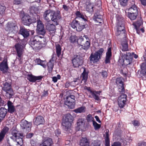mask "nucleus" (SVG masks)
<instances>
[{"mask_svg": "<svg viewBox=\"0 0 146 146\" xmlns=\"http://www.w3.org/2000/svg\"><path fill=\"white\" fill-rule=\"evenodd\" d=\"M44 19L47 22L51 20L56 25L58 24V20L61 17L60 14V11L56 12L52 10H48L45 11L43 15Z\"/></svg>", "mask_w": 146, "mask_h": 146, "instance_id": "nucleus-1", "label": "nucleus"}, {"mask_svg": "<svg viewBox=\"0 0 146 146\" xmlns=\"http://www.w3.org/2000/svg\"><path fill=\"white\" fill-rule=\"evenodd\" d=\"M44 39L38 36H32L29 42L30 44L33 48L39 49L41 48L43 45Z\"/></svg>", "mask_w": 146, "mask_h": 146, "instance_id": "nucleus-2", "label": "nucleus"}, {"mask_svg": "<svg viewBox=\"0 0 146 146\" xmlns=\"http://www.w3.org/2000/svg\"><path fill=\"white\" fill-rule=\"evenodd\" d=\"M11 133L12 136L11 137V138L15 140L16 146H21L23 143L22 139L23 134L19 133L17 130L15 129L11 130Z\"/></svg>", "mask_w": 146, "mask_h": 146, "instance_id": "nucleus-3", "label": "nucleus"}, {"mask_svg": "<svg viewBox=\"0 0 146 146\" xmlns=\"http://www.w3.org/2000/svg\"><path fill=\"white\" fill-rule=\"evenodd\" d=\"M85 22L81 20H73L71 23V26L73 28L76 29L77 31H80L85 28Z\"/></svg>", "mask_w": 146, "mask_h": 146, "instance_id": "nucleus-4", "label": "nucleus"}, {"mask_svg": "<svg viewBox=\"0 0 146 146\" xmlns=\"http://www.w3.org/2000/svg\"><path fill=\"white\" fill-rule=\"evenodd\" d=\"M104 51L103 48H101L94 54H91L89 57L90 62L95 63L98 62L100 58Z\"/></svg>", "mask_w": 146, "mask_h": 146, "instance_id": "nucleus-5", "label": "nucleus"}, {"mask_svg": "<svg viewBox=\"0 0 146 146\" xmlns=\"http://www.w3.org/2000/svg\"><path fill=\"white\" fill-rule=\"evenodd\" d=\"M4 86L2 88L3 90L5 92V96L8 98H11L13 95V91L11 88L10 84L7 82L4 84Z\"/></svg>", "mask_w": 146, "mask_h": 146, "instance_id": "nucleus-6", "label": "nucleus"}, {"mask_svg": "<svg viewBox=\"0 0 146 146\" xmlns=\"http://www.w3.org/2000/svg\"><path fill=\"white\" fill-rule=\"evenodd\" d=\"M22 23L25 25H29L33 22L30 16L28 14L21 13L20 15Z\"/></svg>", "mask_w": 146, "mask_h": 146, "instance_id": "nucleus-7", "label": "nucleus"}, {"mask_svg": "<svg viewBox=\"0 0 146 146\" xmlns=\"http://www.w3.org/2000/svg\"><path fill=\"white\" fill-rule=\"evenodd\" d=\"M37 31L39 35H44L46 33L44 24L40 20H38L37 22Z\"/></svg>", "mask_w": 146, "mask_h": 146, "instance_id": "nucleus-8", "label": "nucleus"}, {"mask_svg": "<svg viewBox=\"0 0 146 146\" xmlns=\"http://www.w3.org/2000/svg\"><path fill=\"white\" fill-rule=\"evenodd\" d=\"M75 96L72 95L67 97L66 100L64 102L65 105L69 108H72L75 104Z\"/></svg>", "mask_w": 146, "mask_h": 146, "instance_id": "nucleus-9", "label": "nucleus"}, {"mask_svg": "<svg viewBox=\"0 0 146 146\" xmlns=\"http://www.w3.org/2000/svg\"><path fill=\"white\" fill-rule=\"evenodd\" d=\"M127 97L126 95L122 94L118 98V103L119 106L120 108H123L125 105Z\"/></svg>", "mask_w": 146, "mask_h": 146, "instance_id": "nucleus-10", "label": "nucleus"}, {"mask_svg": "<svg viewBox=\"0 0 146 146\" xmlns=\"http://www.w3.org/2000/svg\"><path fill=\"white\" fill-rule=\"evenodd\" d=\"M20 125L22 129L25 130V131L29 132L30 131L31 125L30 123L25 120L23 119L21 121Z\"/></svg>", "mask_w": 146, "mask_h": 146, "instance_id": "nucleus-11", "label": "nucleus"}, {"mask_svg": "<svg viewBox=\"0 0 146 146\" xmlns=\"http://www.w3.org/2000/svg\"><path fill=\"white\" fill-rule=\"evenodd\" d=\"M72 63L75 67H78L82 65L83 61L82 57L80 56H77L72 60Z\"/></svg>", "mask_w": 146, "mask_h": 146, "instance_id": "nucleus-12", "label": "nucleus"}, {"mask_svg": "<svg viewBox=\"0 0 146 146\" xmlns=\"http://www.w3.org/2000/svg\"><path fill=\"white\" fill-rule=\"evenodd\" d=\"M23 41L21 40L19 41V42L15 45L18 56L19 58L21 57L23 53Z\"/></svg>", "mask_w": 146, "mask_h": 146, "instance_id": "nucleus-13", "label": "nucleus"}, {"mask_svg": "<svg viewBox=\"0 0 146 146\" xmlns=\"http://www.w3.org/2000/svg\"><path fill=\"white\" fill-rule=\"evenodd\" d=\"M8 68L7 60L6 59H4L0 63V70L3 73H5L7 72Z\"/></svg>", "mask_w": 146, "mask_h": 146, "instance_id": "nucleus-14", "label": "nucleus"}, {"mask_svg": "<svg viewBox=\"0 0 146 146\" xmlns=\"http://www.w3.org/2000/svg\"><path fill=\"white\" fill-rule=\"evenodd\" d=\"M118 23L117 31L116 33V34L117 36L121 34L123 35L124 36H125V30H124V25L123 23H121L119 22L117 23Z\"/></svg>", "mask_w": 146, "mask_h": 146, "instance_id": "nucleus-15", "label": "nucleus"}, {"mask_svg": "<svg viewBox=\"0 0 146 146\" xmlns=\"http://www.w3.org/2000/svg\"><path fill=\"white\" fill-rule=\"evenodd\" d=\"M122 78L121 77L118 78L116 79V83L119 85V91L120 92H123L124 91L123 87V82L122 81Z\"/></svg>", "mask_w": 146, "mask_h": 146, "instance_id": "nucleus-16", "label": "nucleus"}, {"mask_svg": "<svg viewBox=\"0 0 146 146\" xmlns=\"http://www.w3.org/2000/svg\"><path fill=\"white\" fill-rule=\"evenodd\" d=\"M6 30L9 31V33L13 32L15 33L17 31V28L16 26L13 25L12 24L8 23L7 25Z\"/></svg>", "mask_w": 146, "mask_h": 146, "instance_id": "nucleus-17", "label": "nucleus"}, {"mask_svg": "<svg viewBox=\"0 0 146 146\" xmlns=\"http://www.w3.org/2000/svg\"><path fill=\"white\" fill-rule=\"evenodd\" d=\"M143 59L145 62L142 63L141 65V74L143 75H146V52L143 56Z\"/></svg>", "mask_w": 146, "mask_h": 146, "instance_id": "nucleus-18", "label": "nucleus"}, {"mask_svg": "<svg viewBox=\"0 0 146 146\" xmlns=\"http://www.w3.org/2000/svg\"><path fill=\"white\" fill-rule=\"evenodd\" d=\"M42 78V76H35L32 75L28 74L27 76V79L30 82H35L37 80H40Z\"/></svg>", "mask_w": 146, "mask_h": 146, "instance_id": "nucleus-19", "label": "nucleus"}, {"mask_svg": "<svg viewBox=\"0 0 146 146\" xmlns=\"http://www.w3.org/2000/svg\"><path fill=\"white\" fill-rule=\"evenodd\" d=\"M76 17L74 20H81L83 22H85L86 21L85 16L80 12L77 11L76 13Z\"/></svg>", "mask_w": 146, "mask_h": 146, "instance_id": "nucleus-20", "label": "nucleus"}, {"mask_svg": "<svg viewBox=\"0 0 146 146\" xmlns=\"http://www.w3.org/2000/svg\"><path fill=\"white\" fill-rule=\"evenodd\" d=\"M77 129L78 130H82L84 127L85 124L84 122V120L82 119H78L77 122Z\"/></svg>", "mask_w": 146, "mask_h": 146, "instance_id": "nucleus-21", "label": "nucleus"}, {"mask_svg": "<svg viewBox=\"0 0 146 146\" xmlns=\"http://www.w3.org/2000/svg\"><path fill=\"white\" fill-rule=\"evenodd\" d=\"M125 38H123L121 41V44L122 47V50L123 51H127L128 50V44L126 38L124 36Z\"/></svg>", "mask_w": 146, "mask_h": 146, "instance_id": "nucleus-22", "label": "nucleus"}, {"mask_svg": "<svg viewBox=\"0 0 146 146\" xmlns=\"http://www.w3.org/2000/svg\"><path fill=\"white\" fill-rule=\"evenodd\" d=\"M71 124V123L62 120V124L63 128L65 131H67L70 128Z\"/></svg>", "mask_w": 146, "mask_h": 146, "instance_id": "nucleus-23", "label": "nucleus"}, {"mask_svg": "<svg viewBox=\"0 0 146 146\" xmlns=\"http://www.w3.org/2000/svg\"><path fill=\"white\" fill-rule=\"evenodd\" d=\"M20 33L22 35L24 38L28 37L29 35V31L25 28L21 27L19 31Z\"/></svg>", "mask_w": 146, "mask_h": 146, "instance_id": "nucleus-24", "label": "nucleus"}, {"mask_svg": "<svg viewBox=\"0 0 146 146\" xmlns=\"http://www.w3.org/2000/svg\"><path fill=\"white\" fill-rule=\"evenodd\" d=\"M7 113V110L4 108L0 109V123L5 117Z\"/></svg>", "mask_w": 146, "mask_h": 146, "instance_id": "nucleus-25", "label": "nucleus"}, {"mask_svg": "<svg viewBox=\"0 0 146 146\" xmlns=\"http://www.w3.org/2000/svg\"><path fill=\"white\" fill-rule=\"evenodd\" d=\"M88 73L86 72L85 68H84V71L82 73L81 76L82 78V81L81 83L84 82V84H85L86 82L88 79Z\"/></svg>", "mask_w": 146, "mask_h": 146, "instance_id": "nucleus-26", "label": "nucleus"}, {"mask_svg": "<svg viewBox=\"0 0 146 146\" xmlns=\"http://www.w3.org/2000/svg\"><path fill=\"white\" fill-rule=\"evenodd\" d=\"M111 56V49L110 48H108V51L106 53L105 63L106 64L110 62V60Z\"/></svg>", "mask_w": 146, "mask_h": 146, "instance_id": "nucleus-27", "label": "nucleus"}, {"mask_svg": "<svg viewBox=\"0 0 146 146\" xmlns=\"http://www.w3.org/2000/svg\"><path fill=\"white\" fill-rule=\"evenodd\" d=\"M7 106L8 107V111L9 112L12 113L14 112L15 111V108L11 102L9 101L8 102Z\"/></svg>", "mask_w": 146, "mask_h": 146, "instance_id": "nucleus-28", "label": "nucleus"}, {"mask_svg": "<svg viewBox=\"0 0 146 146\" xmlns=\"http://www.w3.org/2000/svg\"><path fill=\"white\" fill-rule=\"evenodd\" d=\"M93 19L96 22L100 23H101L103 21L102 15L97 13L95 14Z\"/></svg>", "mask_w": 146, "mask_h": 146, "instance_id": "nucleus-29", "label": "nucleus"}, {"mask_svg": "<svg viewBox=\"0 0 146 146\" xmlns=\"http://www.w3.org/2000/svg\"><path fill=\"white\" fill-rule=\"evenodd\" d=\"M44 121V119L43 117L41 116H38L36 118L34 122L35 125H39L43 124Z\"/></svg>", "mask_w": 146, "mask_h": 146, "instance_id": "nucleus-30", "label": "nucleus"}, {"mask_svg": "<svg viewBox=\"0 0 146 146\" xmlns=\"http://www.w3.org/2000/svg\"><path fill=\"white\" fill-rule=\"evenodd\" d=\"M143 24L142 21L139 20L137 21L135 23L133 24L134 28L135 29L137 33L138 34L139 33V28L140 26Z\"/></svg>", "mask_w": 146, "mask_h": 146, "instance_id": "nucleus-31", "label": "nucleus"}, {"mask_svg": "<svg viewBox=\"0 0 146 146\" xmlns=\"http://www.w3.org/2000/svg\"><path fill=\"white\" fill-rule=\"evenodd\" d=\"M106 136L105 138V146H110V141L109 138V130L107 129L106 130Z\"/></svg>", "mask_w": 146, "mask_h": 146, "instance_id": "nucleus-32", "label": "nucleus"}, {"mask_svg": "<svg viewBox=\"0 0 146 146\" xmlns=\"http://www.w3.org/2000/svg\"><path fill=\"white\" fill-rule=\"evenodd\" d=\"M46 29L49 31H54L55 30V26L53 24H51L48 23H45Z\"/></svg>", "mask_w": 146, "mask_h": 146, "instance_id": "nucleus-33", "label": "nucleus"}, {"mask_svg": "<svg viewBox=\"0 0 146 146\" xmlns=\"http://www.w3.org/2000/svg\"><path fill=\"white\" fill-rule=\"evenodd\" d=\"M91 94H92L93 97L96 100L98 101L100 100L99 96L100 95L101 91H91Z\"/></svg>", "mask_w": 146, "mask_h": 146, "instance_id": "nucleus-34", "label": "nucleus"}, {"mask_svg": "<svg viewBox=\"0 0 146 146\" xmlns=\"http://www.w3.org/2000/svg\"><path fill=\"white\" fill-rule=\"evenodd\" d=\"M86 10L89 12H92L93 11L94 5L93 4L91 3L90 1H88L86 2Z\"/></svg>", "mask_w": 146, "mask_h": 146, "instance_id": "nucleus-35", "label": "nucleus"}, {"mask_svg": "<svg viewBox=\"0 0 146 146\" xmlns=\"http://www.w3.org/2000/svg\"><path fill=\"white\" fill-rule=\"evenodd\" d=\"M73 117L70 114L68 113L65 115L64 118L63 120L67 121L72 123L73 120Z\"/></svg>", "mask_w": 146, "mask_h": 146, "instance_id": "nucleus-36", "label": "nucleus"}, {"mask_svg": "<svg viewBox=\"0 0 146 146\" xmlns=\"http://www.w3.org/2000/svg\"><path fill=\"white\" fill-rule=\"evenodd\" d=\"M129 12L128 13H138L137 7L134 4L132 5L128 10Z\"/></svg>", "mask_w": 146, "mask_h": 146, "instance_id": "nucleus-37", "label": "nucleus"}, {"mask_svg": "<svg viewBox=\"0 0 146 146\" xmlns=\"http://www.w3.org/2000/svg\"><path fill=\"white\" fill-rule=\"evenodd\" d=\"M138 13H128V17L131 20L135 19L138 15Z\"/></svg>", "mask_w": 146, "mask_h": 146, "instance_id": "nucleus-38", "label": "nucleus"}, {"mask_svg": "<svg viewBox=\"0 0 146 146\" xmlns=\"http://www.w3.org/2000/svg\"><path fill=\"white\" fill-rule=\"evenodd\" d=\"M42 143L46 146H51L53 144V142L51 139L48 138L44 141Z\"/></svg>", "mask_w": 146, "mask_h": 146, "instance_id": "nucleus-39", "label": "nucleus"}, {"mask_svg": "<svg viewBox=\"0 0 146 146\" xmlns=\"http://www.w3.org/2000/svg\"><path fill=\"white\" fill-rule=\"evenodd\" d=\"M80 144L82 146H89V143L86 138H82L81 140Z\"/></svg>", "mask_w": 146, "mask_h": 146, "instance_id": "nucleus-40", "label": "nucleus"}, {"mask_svg": "<svg viewBox=\"0 0 146 146\" xmlns=\"http://www.w3.org/2000/svg\"><path fill=\"white\" fill-rule=\"evenodd\" d=\"M74 111L77 113H84L86 111V108L82 106L75 109Z\"/></svg>", "mask_w": 146, "mask_h": 146, "instance_id": "nucleus-41", "label": "nucleus"}, {"mask_svg": "<svg viewBox=\"0 0 146 146\" xmlns=\"http://www.w3.org/2000/svg\"><path fill=\"white\" fill-rule=\"evenodd\" d=\"M121 55L122 58H126L130 59L131 60H132V55L129 52H126V54L121 53Z\"/></svg>", "mask_w": 146, "mask_h": 146, "instance_id": "nucleus-42", "label": "nucleus"}, {"mask_svg": "<svg viewBox=\"0 0 146 146\" xmlns=\"http://www.w3.org/2000/svg\"><path fill=\"white\" fill-rule=\"evenodd\" d=\"M53 62V60H50L49 62L48 63V68L50 72H52L53 67L54 64Z\"/></svg>", "mask_w": 146, "mask_h": 146, "instance_id": "nucleus-43", "label": "nucleus"}, {"mask_svg": "<svg viewBox=\"0 0 146 146\" xmlns=\"http://www.w3.org/2000/svg\"><path fill=\"white\" fill-rule=\"evenodd\" d=\"M122 59L121 60V59H120L119 60L120 62H121V60L123 61V64L126 65H127L130 64V61L131 60H130V59L127 58H122Z\"/></svg>", "mask_w": 146, "mask_h": 146, "instance_id": "nucleus-44", "label": "nucleus"}, {"mask_svg": "<svg viewBox=\"0 0 146 146\" xmlns=\"http://www.w3.org/2000/svg\"><path fill=\"white\" fill-rule=\"evenodd\" d=\"M56 52L57 56L59 57L61 53V49L60 46L58 44H56Z\"/></svg>", "mask_w": 146, "mask_h": 146, "instance_id": "nucleus-45", "label": "nucleus"}, {"mask_svg": "<svg viewBox=\"0 0 146 146\" xmlns=\"http://www.w3.org/2000/svg\"><path fill=\"white\" fill-rule=\"evenodd\" d=\"M90 45V41L87 40H86L85 43L83 44V45H82L83 46V48L85 50H88L89 48Z\"/></svg>", "mask_w": 146, "mask_h": 146, "instance_id": "nucleus-46", "label": "nucleus"}, {"mask_svg": "<svg viewBox=\"0 0 146 146\" xmlns=\"http://www.w3.org/2000/svg\"><path fill=\"white\" fill-rule=\"evenodd\" d=\"M35 61L36 63H37L38 64L40 65L44 68L45 67L46 65L44 63V61L42 60L39 59H36Z\"/></svg>", "mask_w": 146, "mask_h": 146, "instance_id": "nucleus-47", "label": "nucleus"}, {"mask_svg": "<svg viewBox=\"0 0 146 146\" xmlns=\"http://www.w3.org/2000/svg\"><path fill=\"white\" fill-rule=\"evenodd\" d=\"M121 143H123V145H126L127 144V143L128 142L131 141V139L129 138L128 137L125 138L124 139H121L120 140Z\"/></svg>", "mask_w": 146, "mask_h": 146, "instance_id": "nucleus-48", "label": "nucleus"}, {"mask_svg": "<svg viewBox=\"0 0 146 146\" xmlns=\"http://www.w3.org/2000/svg\"><path fill=\"white\" fill-rule=\"evenodd\" d=\"M77 37L76 36H72L69 38V40L71 43L77 42Z\"/></svg>", "mask_w": 146, "mask_h": 146, "instance_id": "nucleus-49", "label": "nucleus"}, {"mask_svg": "<svg viewBox=\"0 0 146 146\" xmlns=\"http://www.w3.org/2000/svg\"><path fill=\"white\" fill-rule=\"evenodd\" d=\"M101 142L99 140L94 141L91 144V146H100Z\"/></svg>", "mask_w": 146, "mask_h": 146, "instance_id": "nucleus-50", "label": "nucleus"}, {"mask_svg": "<svg viewBox=\"0 0 146 146\" xmlns=\"http://www.w3.org/2000/svg\"><path fill=\"white\" fill-rule=\"evenodd\" d=\"M93 125L94 127V129L96 130L98 129L101 127V125L98 124L95 121H93Z\"/></svg>", "mask_w": 146, "mask_h": 146, "instance_id": "nucleus-51", "label": "nucleus"}, {"mask_svg": "<svg viewBox=\"0 0 146 146\" xmlns=\"http://www.w3.org/2000/svg\"><path fill=\"white\" fill-rule=\"evenodd\" d=\"M86 119L89 122H92L93 123V121H95L94 118L90 115H87Z\"/></svg>", "mask_w": 146, "mask_h": 146, "instance_id": "nucleus-52", "label": "nucleus"}, {"mask_svg": "<svg viewBox=\"0 0 146 146\" xmlns=\"http://www.w3.org/2000/svg\"><path fill=\"white\" fill-rule=\"evenodd\" d=\"M9 130V128L7 127H4L0 132L5 135L8 132Z\"/></svg>", "mask_w": 146, "mask_h": 146, "instance_id": "nucleus-53", "label": "nucleus"}, {"mask_svg": "<svg viewBox=\"0 0 146 146\" xmlns=\"http://www.w3.org/2000/svg\"><path fill=\"white\" fill-rule=\"evenodd\" d=\"M120 4L123 6H126L128 0H119Z\"/></svg>", "mask_w": 146, "mask_h": 146, "instance_id": "nucleus-54", "label": "nucleus"}, {"mask_svg": "<svg viewBox=\"0 0 146 146\" xmlns=\"http://www.w3.org/2000/svg\"><path fill=\"white\" fill-rule=\"evenodd\" d=\"M5 9L6 7L5 6L0 5V14H3Z\"/></svg>", "mask_w": 146, "mask_h": 146, "instance_id": "nucleus-55", "label": "nucleus"}, {"mask_svg": "<svg viewBox=\"0 0 146 146\" xmlns=\"http://www.w3.org/2000/svg\"><path fill=\"white\" fill-rule=\"evenodd\" d=\"M84 38L82 37V36H80L79 38H77V42L78 43L80 44H82V42L83 41Z\"/></svg>", "mask_w": 146, "mask_h": 146, "instance_id": "nucleus-56", "label": "nucleus"}, {"mask_svg": "<svg viewBox=\"0 0 146 146\" xmlns=\"http://www.w3.org/2000/svg\"><path fill=\"white\" fill-rule=\"evenodd\" d=\"M111 146H121V143L119 141L114 142Z\"/></svg>", "mask_w": 146, "mask_h": 146, "instance_id": "nucleus-57", "label": "nucleus"}, {"mask_svg": "<svg viewBox=\"0 0 146 146\" xmlns=\"http://www.w3.org/2000/svg\"><path fill=\"white\" fill-rule=\"evenodd\" d=\"M55 133L56 135L58 137L59 136L61 133V132L59 130L56 129L55 131Z\"/></svg>", "mask_w": 146, "mask_h": 146, "instance_id": "nucleus-58", "label": "nucleus"}, {"mask_svg": "<svg viewBox=\"0 0 146 146\" xmlns=\"http://www.w3.org/2000/svg\"><path fill=\"white\" fill-rule=\"evenodd\" d=\"M137 146H146V143L144 142L139 143H138Z\"/></svg>", "mask_w": 146, "mask_h": 146, "instance_id": "nucleus-59", "label": "nucleus"}, {"mask_svg": "<svg viewBox=\"0 0 146 146\" xmlns=\"http://www.w3.org/2000/svg\"><path fill=\"white\" fill-rule=\"evenodd\" d=\"M102 75L103 77L106 78L107 76V73L106 71H103L102 72Z\"/></svg>", "mask_w": 146, "mask_h": 146, "instance_id": "nucleus-60", "label": "nucleus"}, {"mask_svg": "<svg viewBox=\"0 0 146 146\" xmlns=\"http://www.w3.org/2000/svg\"><path fill=\"white\" fill-rule=\"evenodd\" d=\"M5 105L4 101L2 99L1 97H0V106H3Z\"/></svg>", "mask_w": 146, "mask_h": 146, "instance_id": "nucleus-61", "label": "nucleus"}, {"mask_svg": "<svg viewBox=\"0 0 146 146\" xmlns=\"http://www.w3.org/2000/svg\"><path fill=\"white\" fill-rule=\"evenodd\" d=\"M5 135L0 132V142L3 139Z\"/></svg>", "mask_w": 146, "mask_h": 146, "instance_id": "nucleus-62", "label": "nucleus"}, {"mask_svg": "<svg viewBox=\"0 0 146 146\" xmlns=\"http://www.w3.org/2000/svg\"><path fill=\"white\" fill-rule=\"evenodd\" d=\"M133 124L135 126H138L139 125V123L137 121H134Z\"/></svg>", "mask_w": 146, "mask_h": 146, "instance_id": "nucleus-63", "label": "nucleus"}, {"mask_svg": "<svg viewBox=\"0 0 146 146\" xmlns=\"http://www.w3.org/2000/svg\"><path fill=\"white\" fill-rule=\"evenodd\" d=\"M63 8L66 11H68L69 9L68 6H67L66 5H63Z\"/></svg>", "mask_w": 146, "mask_h": 146, "instance_id": "nucleus-64", "label": "nucleus"}]
</instances>
